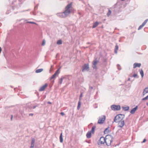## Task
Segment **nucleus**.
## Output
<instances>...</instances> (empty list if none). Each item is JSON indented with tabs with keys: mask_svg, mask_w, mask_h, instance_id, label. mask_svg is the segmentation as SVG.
<instances>
[{
	"mask_svg": "<svg viewBox=\"0 0 148 148\" xmlns=\"http://www.w3.org/2000/svg\"><path fill=\"white\" fill-rule=\"evenodd\" d=\"M60 143H62L63 142V139L62 138V133H61L60 136Z\"/></svg>",
	"mask_w": 148,
	"mask_h": 148,
	"instance_id": "6ab92c4d",
	"label": "nucleus"
},
{
	"mask_svg": "<svg viewBox=\"0 0 148 148\" xmlns=\"http://www.w3.org/2000/svg\"><path fill=\"white\" fill-rule=\"evenodd\" d=\"M114 139L113 137L111 135H107L106 136V145L108 146L111 145L112 142Z\"/></svg>",
	"mask_w": 148,
	"mask_h": 148,
	"instance_id": "f03ea898",
	"label": "nucleus"
},
{
	"mask_svg": "<svg viewBox=\"0 0 148 148\" xmlns=\"http://www.w3.org/2000/svg\"><path fill=\"white\" fill-rule=\"evenodd\" d=\"M57 74L56 73H54V74L52 75V76L50 78V80H51L52 79H55L56 78V76L57 75Z\"/></svg>",
	"mask_w": 148,
	"mask_h": 148,
	"instance_id": "4be33fe9",
	"label": "nucleus"
},
{
	"mask_svg": "<svg viewBox=\"0 0 148 148\" xmlns=\"http://www.w3.org/2000/svg\"><path fill=\"white\" fill-rule=\"evenodd\" d=\"M82 96V93H81L80 94V97H81Z\"/></svg>",
	"mask_w": 148,
	"mask_h": 148,
	"instance_id": "49530a36",
	"label": "nucleus"
},
{
	"mask_svg": "<svg viewBox=\"0 0 148 148\" xmlns=\"http://www.w3.org/2000/svg\"><path fill=\"white\" fill-rule=\"evenodd\" d=\"M147 105L148 106V102L147 103Z\"/></svg>",
	"mask_w": 148,
	"mask_h": 148,
	"instance_id": "864d4df0",
	"label": "nucleus"
},
{
	"mask_svg": "<svg viewBox=\"0 0 148 148\" xmlns=\"http://www.w3.org/2000/svg\"><path fill=\"white\" fill-rule=\"evenodd\" d=\"M78 14L79 15H80L81 14V13L80 12H79L78 13Z\"/></svg>",
	"mask_w": 148,
	"mask_h": 148,
	"instance_id": "09e8293b",
	"label": "nucleus"
},
{
	"mask_svg": "<svg viewBox=\"0 0 148 148\" xmlns=\"http://www.w3.org/2000/svg\"><path fill=\"white\" fill-rule=\"evenodd\" d=\"M35 141V140L34 138H33L32 139L31 143L34 144Z\"/></svg>",
	"mask_w": 148,
	"mask_h": 148,
	"instance_id": "2f4dec72",
	"label": "nucleus"
},
{
	"mask_svg": "<svg viewBox=\"0 0 148 148\" xmlns=\"http://www.w3.org/2000/svg\"><path fill=\"white\" fill-rule=\"evenodd\" d=\"M95 128L96 126H94L92 127V130L90 131H91V133H92V134H94V133L95 130Z\"/></svg>",
	"mask_w": 148,
	"mask_h": 148,
	"instance_id": "412c9836",
	"label": "nucleus"
},
{
	"mask_svg": "<svg viewBox=\"0 0 148 148\" xmlns=\"http://www.w3.org/2000/svg\"><path fill=\"white\" fill-rule=\"evenodd\" d=\"M148 95L146 97L143 98L142 99V100L144 101V100H147L148 99Z\"/></svg>",
	"mask_w": 148,
	"mask_h": 148,
	"instance_id": "72a5a7b5",
	"label": "nucleus"
},
{
	"mask_svg": "<svg viewBox=\"0 0 148 148\" xmlns=\"http://www.w3.org/2000/svg\"><path fill=\"white\" fill-rule=\"evenodd\" d=\"M105 142L106 137L104 138L103 136L101 137L100 139L99 143H100L101 144H103L105 143Z\"/></svg>",
	"mask_w": 148,
	"mask_h": 148,
	"instance_id": "1a4fd4ad",
	"label": "nucleus"
},
{
	"mask_svg": "<svg viewBox=\"0 0 148 148\" xmlns=\"http://www.w3.org/2000/svg\"><path fill=\"white\" fill-rule=\"evenodd\" d=\"M123 110L125 111L128 110L129 109V107L128 106L122 107Z\"/></svg>",
	"mask_w": 148,
	"mask_h": 148,
	"instance_id": "f3484780",
	"label": "nucleus"
},
{
	"mask_svg": "<svg viewBox=\"0 0 148 148\" xmlns=\"http://www.w3.org/2000/svg\"><path fill=\"white\" fill-rule=\"evenodd\" d=\"M141 65L140 63H135L133 64V68H135L136 67H140Z\"/></svg>",
	"mask_w": 148,
	"mask_h": 148,
	"instance_id": "f8f14e48",
	"label": "nucleus"
},
{
	"mask_svg": "<svg viewBox=\"0 0 148 148\" xmlns=\"http://www.w3.org/2000/svg\"><path fill=\"white\" fill-rule=\"evenodd\" d=\"M45 40H43L42 41V46H44L45 45Z\"/></svg>",
	"mask_w": 148,
	"mask_h": 148,
	"instance_id": "c9c22d12",
	"label": "nucleus"
},
{
	"mask_svg": "<svg viewBox=\"0 0 148 148\" xmlns=\"http://www.w3.org/2000/svg\"><path fill=\"white\" fill-rule=\"evenodd\" d=\"M146 141V139H144L143 141V143H145Z\"/></svg>",
	"mask_w": 148,
	"mask_h": 148,
	"instance_id": "37998d69",
	"label": "nucleus"
},
{
	"mask_svg": "<svg viewBox=\"0 0 148 148\" xmlns=\"http://www.w3.org/2000/svg\"><path fill=\"white\" fill-rule=\"evenodd\" d=\"M148 93V87L145 88L143 92V95H144L146 93Z\"/></svg>",
	"mask_w": 148,
	"mask_h": 148,
	"instance_id": "dca6fc26",
	"label": "nucleus"
},
{
	"mask_svg": "<svg viewBox=\"0 0 148 148\" xmlns=\"http://www.w3.org/2000/svg\"><path fill=\"white\" fill-rule=\"evenodd\" d=\"M28 10H24L23 11V12H25V11H27Z\"/></svg>",
	"mask_w": 148,
	"mask_h": 148,
	"instance_id": "603ef678",
	"label": "nucleus"
},
{
	"mask_svg": "<svg viewBox=\"0 0 148 148\" xmlns=\"http://www.w3.org/2000/svg\"><path fill=\"white\" fill-rule=\"evenodd\" d=\"M110 131L109 130L108 127L104 131V133L105 134H106L108 133Z\"/></svg>",
	"mask_w": 148,
	"mask_h": 148,
	"instance_id": "5701e85b",
	"label": "nucleus"
},
{
	"mask_svg": "<svg viewBox=\"0 0 148 148\" xmlns=\"http://www.w3.org/2000/svg\"><path fill=\"white\" fill-rule=\"evenodd\" d=\"M99 24V23L98 22H96L93 23V26L92 27V28H95Z\"/></svg>",
	"mask_w": 148,
	"mask_h": 148,
	"instance_id": "a211bd4d",
	"label": "nucleus"
},
{
	"mask_svg": "<svg viewBox=\"0 0 148 148\" xmlns=\"http://www.w3.org/2000/svg\"><path fill=\"white\" fill-rule=\"evenodd\" d=\"M9 13V12H7L6 13V14H8Z\"/></svg>",
	"mask_w": 148,
	"mask_h": 148,
	"instance_id": "3c124183",
	"label": "nucleus"
},
{
	"mask_svg": "<svg viewBox=\"0 0 148 148\" xmlns=\"http://www.w3.org/2000/svg\"><path fill=\"white\" fill-rule=\"evenodd\" d=\"M137 76V75L136 74H134L131 77H135Z\"/></svg>",
	"mask_w": 148,
	"mask_h": 148,
	"instance_id": "e433bc0d",
	"label": "nucleus"
},
{
	"mask_svg": "<svg viewBox=\"0 0 148 148\" xmlns=\"http://www.w3.org/2000/svg\"><path fill=\"white\" fill-rule=\"evenodd\" d=\"M33 115V114L32 113H30L29 114V116H32Z\"/></svg>",
	"mask_w": 148,
	"mask_h": 148,
	"instance_id": "a19ab883",
	"label": "nucleus"
},
{
	"mask_svg": "<svg viewBox=\"0 0 148 148\" xmlns=\"http://www.w3.org/2000/svg\"><path fill=\"white\" fill-rule=\"evenodd\" d=\"M43 71V69H37L36 70L35 72L36 73H38L42 72Z\"/></svg>",
	"mask_w": 148,
	"mask_h": 148,
	"instance_id": "aec40b11",
	"label": "nucleus"
},
{
	"mask_svg": "<svg viewBox=\"0 0 148 148\" xmlns=\"http://www.w3.org/2000/svg\"><path fill=\"white\" fill-rule=\"evenodd\" d=\"M125 0H121L122 1H124Z\"/></svg>",
	"mask_w": 148,
	"mask_h": 148,
	"instance_id": "5fc2aeb1",
	"label": "nucleus"
},
{
	"mask_svg": "<svg viewBox=\"0 0 148 148\" xmlns=\"http://www.w3.org/2000/svg\"><path fill=\"white\" fill-rule=\"evenodd\" d=\"M111 13V11L110 10H109L108 12L107 13V16H109L110 15Z\"/></svg>",
	"mask_w": 148,
	"mask_h": 148,
	"instance_id": "c756f323",
	"label": "nucleus"
},
{
	"mask_svg": "<svg viewBox=\"0 0 148 148\" xmlns=\"http://www.w3.org/2000/svg\"><path fill=\"white\" fill-rule=\"evenodd\" d=\"M93 88L92 86H90L89 87V89L88 90V92L89 93H90V92L92 91V90Z\"/></svg>",
	"mask_w": 148,
	"mask_h": 148,
	"instance_id": "c85d7f7f",
	"label": "nucleus"
},
{
	"mask_svg": "<svg viewBox=\"0 0 148 148\" xmlns=\"http://www.w3.org/2000/svg\"><path fill=\"white\" fill-rule=\"evenodd\" d=\"M48 104H51V102H50L49 101V102H48Z\"/></svg>",
	"mask_w": 148,
	"mask_h": 148,
	"instance_id": "de8ad7c7",
	"label": "nucleus"
},
{
	"mask_svg": "<svg viewBox=\"0 0 148 148\" xmlns=\"http://www.w3.org/2000/svg\"><path fill=\"white\" fill-rule=\"evenodd\" d=\"M37 106H33V107H32V108L33 109H35Z\"/></svg>",
	"mask_w": 148,
	"mask_h": 148,
	"instance_id": "ea45409f",
	"label": "nucleus"
},
{
	"mask_svg": "<svg viewBox=\"0 0 148 148\" xmlns=\"http://www.w3.org/2000/svg\"><path fill=\"white\" fill-rule=\"evenodd\" d=\"M81 104V103L79 101L78 103V104L77 107V109L78 110H79L80 108Z\"/></svg>",
	"mask_w": 148,
	"mask_h": 148,
	"instance_id": "a878e982",
	"label": "nucleus"
},
{
	"mask_svg": "<svg viewBox=\"0 0 148 148\" xmlns=\"http://www.w3.org/2000/svg\"><path fill=\"white\" fill-rule=\"evenodd\" d=\"M130 78H129L128 79V81H130Z\"/></svg>",
	"mask_w": 148,
	"mask_h": 148,
	"instance_id": "8fccbe9b",
	"label": "nucleus"
},
{
	"mask_svg": "<svg viewBox=\"0 0 148 148\" xmlns=\"http://www.w3.org/2000/svg\"><path fill=\"white\" fill-rule=\"evenodd\" d=\"M118 123V127L121 128H122L124 125V120L123 119L121 121L116 122Z\"/></svg>",
	"mask_w": 148,
	"mask_h": 148,
	"instance_id": "0eeeda50",
	"label": "nucleus"
},
{
	"mask_svg": "<svg viewBox=\"0 0 148 148\" xmlns=\"http://www.w3.org/2000/svg\"><path fill=\"white\" fill-rule=\"evenodd\" d=\"M47 86V84H45V85L41 87L39 90V91H42L44 90Z\"/></svg>",
	"mask_w": 148,
	"mask_h": 148,
	"instance_id": "9d476101",
	"label": "nucleus"
},
{
	"mask_svg": "<svg viewBox=\"0 0 148 148\" xmlns=\"http://www.w3.org/2000/svg\"><path fill=\"white\" fill-rule=\"evenodd\" d=\"M110 108L111 109L114 111H118L121 109V106L119 105H113L111 106Z\"/></svg>",
	"mask_w": 148,
	"mask_h": 148,
	"instance_id": "39448f33",
	"label": "nucleus"
},
{
	"mask_svg": "<svg viewBox=\"0 0 148 148\" xmlns=\"http://www.w3.org/2000/svg\"><path fill=\"white\" fill-rule=\"evenodd\" d=\"M138 106H136L135 107L133 108L130 111V113L132 114H134L135 112V111L137 110Z\"/></svg>",
	"mask_w": 148,
	"mask_h": 148,
	"instance_id": "ddd939ff",
	"label": "nucleus"
},
{
	"mask_svg": "<svg viewBox=\"0 0 148 148\" xmlns=\"http://www.w3.org/2000/svg\"><path fill=\"white\" fill-rule=\"evenodd\" d=\"M34 144L31 143V146L30 147V148H34Z\"/></svg>",
	"mask_w": 148,
	"mask_h": 148,
	"instance_id": "f704fd0d",
	"label": "nucleus"
},
{
	"mask_svg": "<svg viewBox=\"0 0 148 148\" xmlns=\"http://www.w3.org/2000/svg\"><path fill=\"white\" fill-rule=\"evenodd\" d=\"M59 69H57L56 70V72L55 73H56L57 75H58V74H59V73H60Z\"/></svg>",
	"mask_w": 148,
	"mask_h": 148,
	"instance_id": "7c9ffc66",
	"label": "nucleus"
},
{
	"mask_svg": "<svg viewBox=\"0 0 148 148\" xmlns=\"http://www.w3.org/2000/svg\"><path fill=\"white\" fill-rule=\"evenodd\" d=\"M60 114L62 116H63L64 115V114L63 112H61L60 113Z\"/></svg>",
	"mask_w": 148,
	"mask_h": 148,
	"instance_id": "4c0bfd02",
	"label": "nucleus"
},
{
	"mask_svg": "<svg viewBox=\"0 0 148 148\" xmlns=\"http://www.w3.org/2000/svg\"><path fill=\"white\" fill-rule=\"evenodd\" d=\"M117 68H118V69L119 70H121V66H120V65L118 64H117Z\"/></svg>",
	"mask_w": 148,
	"mask_h": 148,
	"instance_id": "473e14b6",
	"label": "nucleus"
},
{
	"mask_svg": "<svg viewBox=\"0 0 148 148\" xmlns=\"http://www.w3.org/2000/svg\"><path fill=\"white\" fill-rule=\"evenodd\" d=\"M98 62V61L96 60H95L93 61L92 63L93 65V68L94 69H96L97 68V64Z\"/></svg>",
	"mask_w": 148,
	"mask_h": 148,
	"instance_id": "9b49d317",
	"label": "nucleus"
},
{
	"mask_svg": "<svg viewBox=\"0 0 148 148\" xmlns=\"http://www.w3.org/2000/svg\"><path fill=\"white\" fill-rule=\"evenodd\" d=\"M57 44L58 45L62 44V40H58L57 42Z\"/></svg>",
	"mask_w": 148,
	"mask_h": 148,
	"instance_id": "bb28decb",
	"label": "nucleus"
},
{
	"mask_svg": "<svg viewBox=\"0 0 148 148\" xmlns=\"http://www.w3.org/2000/svg\"><path fill=\"white\" fill-rule=\"evenodd\" d=\"M57 15L58 16L61 18H64L66 17V16H65L64 14L63 13V12L62 13H58Z\"/></svg>",
	"mask_w": 148,
	"mask_h": 148,
	"instance_id": "4468645a",
	"label": "nucleus"
},
{
	"mask_svg": "<svg viewBox=\"0 0 148 148\" xmlns=\"http://www.w3.org/2000/svg\"><path fill=\"white\" fill-rule=\"evenodd\" d=\"M72 4L70 3L68 4L65 7V11L63 12L66 17L68 16L72 11Z\"/></svg>",
	"mask_w": 148,
	"mask_h": 148,
	"instance_id": "f257e3e1",
	"label": "nucleus"
},
{
	"mask_svg": "<svg viewBox=\"0 0 148 148\" xmlns=\"http://www.w3.org/2000/svg\"><path fill=\"white\" fill-rule=\"evenodd\" d=\"M140 72L141 76V77H143L144 76V73L143 71L142 70H141L140 71Z\"/></svg>",
	"mask_w": 148,
	"mask_h": 148,
	"instance_id": "cd10ccee",
	"label": "nucleus"
},
{
	"mask_svg": "<svg viewBox=\"0 0 148 148\" xmlns=\"http://www.w3.org/2000/svg\"><path fill=\"white\" fill-rule=\"evenodd\" d=\"M148 21V19L145 20L144 22L142 23L141 25H140L138 28V30L140 29L147 23Z\"/></svg>",
	"mask_w": 148,
	"mask_h": 148,
	"instance_id": "6e6552de",
	"label": "nucleus"
},
{
	"mask_svg": "<svg viewBox=\"0 0 148 148\" xmlns=\"http://www.w3.org/2000/svg\"><path fill=\"white\" fill-rule=\"evenodd\" d=\"M12 118H13V115H12L11 116V121L12 120Z\"/></svg>",
	"mask_w": 148,
	"mask_h": 148,
	"instance_id": "79ce46f5",
	"label": "nucleus"
},
{
	"mask_svg": "<svg viewBox=\"0 0 148 148\" xmlns=\"http://www.w3.org/2000/svg\"><path fill=\"white\" fill-rule=\"evenodd\" d=\"M65 78V77H62L60 79V81L59 82V84H61L63 81V79Z\"/></svg>",
	"mask_w": 148,
	"mask_h": 148,
	"instance_id": "393cba45",
	"label": "nucleus"
},
{
	"mask_svg": "<svg viewBox=\"0 0 148 148\" xmlns=\"http://www.w3.org/2000/svg\"><path fill=\"white\" fill-rule=\"evenodd\" d=\"M86 137L88 138H91V131H88L86 135Z\"/></svg>",
	"mask_w": 148,
	"mask_h": 148,
	"instance_id": "2eb2a0df",
	"label": "nucleus"
},
{
	"mask_svg": "<svg viewBox=\"0 0 148 148\" xmlns=\"http://www.w3.org/2000/svg\"><path fill=\"white\" fill-rule=\"evenodd\" d=\"M32 24H36V23H35V22H32Z\"/></svg>",
	"mask_w": 148,
	"mask_h": 148,
	"instance_id": "a18cd8bd",
	"label": "nucleus"
},
{
	"mask_svg": "<svg viewBox=\"0 0 148 148\" xmlns=\"http://www.w3.org/2000/svg\"><path fill=\"white\" fill-rule=\"evenodd\" d=\"M106 117L105 115H102L99 117L97 123L99 124H102L103 123L106 119Z\"/></svg>",
	"mask_w": 148,
	"mask_h": 148,
	"instance_id": "20e7f679",
	"label": "nucleus"
},
{
	"mask_svg": "<svg viewBox=\"0 0 148 148\" xmlns=\"http://www.w3.org/2000/svg\"><path fill=\"white\" fill-rule=\"evenodd\" d=\"M89 70V67L88 64H85L83 66L82 71L83 72L88 71Z\"/></svg>",
	"mask_w": 148,
	"mask_h": 148,
	"instance_id": "423d86ee",
	"label": "nucleus"
},
{
	"mask_svg": "<svg viewBox=\"0 0 148 148\" xmlns=\"http://www.w3.org/2000/svg\"><path fill=\"white\" fill-rule=\"evenodd\" d=\"M125 116V115L121 114L117 115L115 116L114 121L116 123L121 121L123 119H124Z\"/></svg>",
	"mask_w": 148,
	"mask_h": 148,
	"instance_id": "7ed1b4c3",
	"label": "nucleus"
},
{
	"mask_svg": "<svg viewBox=\"0 0 148 148\" xmlns=\"http://www.w3.org/2000/svg\"><path fill=\"white\" fill-rule=\"evenodd\" d=\"M32 21H27L26 22L27 23H31V24H32Z\"/></svg>",
	"mask_w": 148,
	"mask_h": 148,
	"instance_id": "58836bf2",
	"label": "nucleus"
},
{
	"mask_svg": "<svg viewBox=\"0 0 148 148\" xmlns=\"http://www.w3.org/2000/svg\"><path fill=\"white\" fill-rule=\"evenodd\" d=\"M25 0H19V1H21V2H23L24 1H25Z\"/></svg>",
	"mask_w": 148,
	"mask_h": 148,
	"instance_id": "c03bdc74",
	"label": "nucleus"
},
{
	"mask_svg": "<svg viewBox=\"0 0 148 148\" xmlns=\"http://www.w3.org/2000/svg\"><path fill=\"white\" fill-rule=\"evenodd\" d=\"M118 48H119V47H118V45H116L115 46V50H114L115 53H117V51L118 49Z\"/></svg>",
	"mask_w": 148,
	"mask_h": 148,
	"instance_id": "b1692460",
	"label": "nucleus"
}]
</instances>
